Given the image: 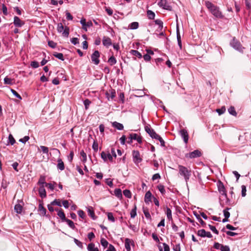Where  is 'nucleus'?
I'll list each match as a JSON object with an SVG mask.
<instances>
[{"instance_id":"nucleus-1","label":"nucleus","mask_w":251,"mask_h":251,"mask_svg":"<svg viewBox=\"0 0 251 251\" xmlns=\"http://www.w3.org/2000/svg\"><path fill=\"white\" fill-rule=\"evenodd\" d=\"M205 5L211 13L216 18L222 19L224 17L219 8L209 1L205 2Z\"/></svg>"},{"instance_id":"nucleus-2","label":"nucleus","mask_w":251,"mask_h":251,"mask_svg":"<svg viewBox=\"0 0 251 251\" xmlns=\"http://www.w3.org/2000/svg\"><path fill=\"white\" fill-rule=\"evenodd\" d=\"M178 174L184 178L186 183H187V182L189 180L191 176V170L188 169L185 166L180 165L178 166Z\"/></svg>"},{"instance_id":"nucleus-3","label":"nucleus","mask_w":251,"mask_h":251,"mask_svg":"<svg viewBox=\"0 0 251 251\" xmlns=\"http://www.w3.org/2000/svg\"><path fill=\"white\" fill-rule=\"evenodd\" d=\"M57 30L59 33H62L63 36L68 37L69 34V28L67 26L65 27L62 23H59L57 25Z\"/></svg>"},{"instance_id":"nucleus-4","label":"nucleus","mask_w":251,"mask_h":251,"mask_svg":"<svg viewBox=\"0 0 251 251\" xmlns=\"http://www.w3.org/2000/svg\"><path fill=\"white\" fill-rule=\"evenodd\" d=\"M230 45L235 50L240 52H243L244 49V48L241 45L240 43L236 40L235 38H233L232 40L231 41Z\"/></svg>"},{"instance_id":"nucleus-5","label":"nucleus","mask_w":251,"mask_h":251,"mask_svg":"<svg viewBox=\"0 0 251 251\" xmlns=\"http://www.w3.org/2000/svg\"><path fill=\"white\" fill-rule=\"evenodd\" d=\"M100 56V52L98 50H95L91 55V60L92 62L95 65H98L100 63L99 57Z\"/></svg>"},{"instance_id":"nucleus-6","label":"nucleus","mask_w":251,"mask_h":251,"mask_svg":"<svg viewBox=\"0 0 251 251\" xmlns=\"http://www.w3.org/2000/svg\"><path fill=\"white\" fill-rule=\"evenodd\" d=\"M133 161L135 164L140 163L142 159L140 157L139 151H132Z\"/></svg>"},{"instance_id":"nucleus-7","label":"nucleus","mask_w":251,"mask_h":251,"mask_svg":"<svg viewBox=\"0 0 251 251\" xmlns=\"http://www.w3.org/2000/svg\"><path fill=\"white\" fill-rule=\"evenodd\" d=\"M145 129L151 138L156 139L157 137H159V135L156 134L155 131L153 129L151 128L149 126H146L145 127Z\"/></svg>"},{"instance_id":"nucleus-8","label":"nucleus","mask_w":251,"mask_h":251,"mask_svg":"<svg viewBox=\"0 0 251 251\" xmlns=\"http://www.w3.org/2000/svg\"><path fill=\"white\" fill-rule=\"evenodd\" d=\"M158 5L160 7L164 9L171 11L172 7L167 3L166 0H160L158 2Z\"/></svg>"},{"instance_id":"nucleus-9","label":"nucleus","mask_w":251,"mask_h":251,"mask_svg":"<svg viewBox=\"0 0 251 251\" xmlns=\"http://www.w3.org/2000/svg\"><path fill=\"white\" fill-rule=\"evenodd\" d=\"M197 234L198 236L201 237H207L208 238L212 237V235L210 232H207L203 229L199 230L198 231Z\"/></svg>"},{"instance_id":"nucleus-10","label":"nucleus","mask_w":251,"mask_h":251,"mask_svg":"<svg viewBox=\"0 0 251 251\" xmlns=\"http://www.w3.org/2000/svg\"><path fill=\"white\" fill-rule=\"evenodd\" d=\"M80 22L82 25V28L86 31L87 30V27H91L93 25L91 21L86 23V20L84 18H82Z\"/></svg>"},{"instance_id":"nucleus-11","label":"nucleus","mask_w":251,"mask_h":251,"mask_svg":"<svg viewBox=\"0 0 251 251\" xmlns=\"http://www.w3.org/2000/svg\"><path fill=\"white\" fill-rule=\"evenodd\" d=\"M106 97L108 100H113L116 97V92L114 89H110L105 93Z\"/></svg>"},{"instance_id":"nucleus-12","label":"nucleus","mask_w":251,"mask_h":251,"mask_svg":"<svg viewBox=\"0 0 251 251\" xmlns=\"http://www.w3.org/2000/svg\"><path fill=\"white\" fill-rule=\"evenodd\" d=\"M201 151L198 150L190 152L186 156H188L190 158H196L201 156Z\"/></svg>"},{"instance_id":"nucleus-13","label":"nucleus","mask_w":251,"mask_h":251,"mask_svg":"<svg viewBox=\"0 0 251 251\" xmlns=\"http://www.w3.org/2000/svg\"><path fill=\"white\" fill-rule=\"evenodd\" d=\"M13 23L14 25L17 27H21L25 24L24 22L21 20V19L17 16L14 17Z\"/></svg>"},{"instance_id":"nucleus-14","label":"nucleus","mask_w":251,"mask_h":251,"mask_svg":"<svg viewBox=\"0 0 251 251\" xmlns=\"http://www.w3.org/2000/svg\"><path fill=\"white\" fill-rule=\"evenodd\" d=\"M181 136L183 138L184 142L186 144L188 141V134L186 130L183 129L180 131Z\"/></svg>"},{"instance_id":"nucleus-15","label":"nucleus","mask_w":251,"mask_h":251,"mask_svg":"<svg viewBox=\"0 0 251 251\" xmlns=\"http://www.w3.org/2000/svg\"><path fill=\"white\" fill-rule=\"evenodd\" d=\"M100 156L104 161H106L107 159L109 160L110 161H112L113 160V157L110 153L106 154L104 151H102L100 154Z\"/></svg>"},{"instance_id":"nucleus-16","label":"nucleus","mask_w":251,"mask_h":251,"mask_svg":"<svg viewBox=\"0 0 251 251\" xmlns=\"http://www.w3.org/2000/svg\"><path fill=\"white\" fill-rule=\"evenodd\" d=\"M129 138L131 139V142H132L133 140H136L139 143H141L142 142V138L136 133L130 134Z\"/></svg>"},{"instance_id":"nucleus-17","label":"nucleus","mask_w":251,"mask_h":251,"mask_svg":"<svg viewBox=\"0 0 251 251\" xmlns=\"http://www.w3.org/2000/svg\"><path fill=\"white\" fill-rule=\"evenodd\" d=\"M102 44L106 47L110 46L112 45L111 39L109 37H104L102 39Z\"/></svg>"},{"instance_id":"nucleus-18","label":"nucleus","mask_w":251,"mask_h":251,"mask_svg":"<svg viewBox=\"0 0 251 251\" xmlns=\"http://www.w3.org/2000/svg\"><path fill=\"white\" fill-rule=\"evenodd\" d=\"M218 188L219 191L222 195L226 196L225 187L221 181L218 184Z\"/></svg>"},{"instance_id":"nucleus-19","label":"nucleus","mask_w":251,"mask_h":251,"mask_svg":"<svg viewBox=\"0 0 251 251\" xmlns=\"http://www.w3.org/2000/svg\"><path fill=\"white\" fill-rule=\"evenodd\" d=\"M151 197H152V194H151V192L150 191L147 192L145 194V198H144L145 202L146 203L148 204L149 203V202H150L151 201Z\"/></svg>"},{"instance_id":"nucleus-20","label":"nucleus","mask_w":251,"mask_h":251,"mask_svg":"<svg viewBox=\"0 0 251 251\" xmlns=\"http://www.w3.org/2000/svg\"><path fill=\"white\" fill-rule=\"evenodd\" d=\"M133 241L128 238H126L125 239V248L126 249V251H130V245L132 244Z\"/></svg>"},{"instance_id":"nucleus-21","label":"nucleus","mask_w":251,"mask_h":251,"mask_svg":"<svg viewBox=\"0 0 251 251\" xmlns=\"http://www.w3.org/2000/svg\"><path fill=\"white\" fill-rule=\"evenodd\" d=\"M112 126L118 130H123L124 128V126L123 124L119 123L117 122H114L112 124Z\"/></svg>"},{"instance_id":"nucleus-22","label":"nucleus","mask_w":251,"mask_h":251,"mask_svg":"<svg viewBox=\"0 0 251 251\" xmlns=\"http://www.w3.org/2000/svg\"><path fill=\"white\" fill-rule=\"evenodd\" d=\"M38 191L41 198H43L46 197V192L43 185L39 188Z\"/></svg>"},{"instance_id":"nucleus-23","label":"nucleus","mask_w":251,"mask_h":251,"mask_svg":"<svg viewBox=\"0 0 251 251\" xmlns=\"http://www.w3.org/2000/svg\"><path fill=\"white\" fill-rule=\"evenodd\" d=\"M57 167L58 169L61 171L63 170L65 168L64 163L60 158L57 159Z\"/></svg>"},{"instance_id":"nucleus-24","label":"nucleus","mask_w":251,"mask_h":251,"mask_svg":"<svg viewBox=\"0 0 251 251\" xmlns=\"http://www.w3.org/2000/svg\"><path fill=\"white\" fill-rule=\"evenodd\" d=\"M55 210L57 211V215L63 221H65L66 218L65 214L62 210H59L58 208L55 209Z\"/></svg>"},{"instance_id":"nucleus-25","label":"nucleus","mask_w":251,"mask_h":251,"mask_svg":"<svg viewBox=\"0 0 251 251\" xmlns=\"http://www.w3.org/2000/svg\"><path fill=\"white\" fill-rule=\"evenodd\" d=\"M38 211L40 212V215L41 216H45L46 214V209L43 207L42 204H39Z\"/></svg>"},{"instance_id":"nucleus-26","label":"nucleus","mask_w":251,"mask_h":251,"mask_svg":"<svg viewBox=\"0 0 251 251\" xmlns=\"http://www.w3.org/2000/svg\"><path fill=\"white\" fill-rule=\"evenodd\" d=\"M87 250L88 251H99L98 248L95 247V245L93 243L88 244Z\"/></svg>"},{"instance_id":"nucleus-27","label":"nucleus","mask_w":251,"mask_h":251,"mask_svg":"<svg viewBox=\"0 0 251 251\" xmlns=\"http://www.w3.org/2000/svg\"><path fill=\"white\" fill-rule=\"evenodd\" d=\"M114 194L118 198H119L120 199H122L123 196H122V190L120 189H119V188L116 189L114 191Z\"/></svg>"},{"instance_id":"nucleus-28","label":"nucleus","mask_w":251,"mask_h":251,"mask_svg":"<svg viewBox=\"0 0 251 251\" xmlns=\"http://www.w3.org/2000/svg\"><path fill=\"white\" fill-rule=\"evenodd\" d=\"M14 210L18 214H21L23 210V207L20 204H17L15 205Z\"/></svg>"},{"instance_id":"nucleus-29","label":"nucleus","mask_w":251,"mask_h":251,"mask_svg":"<svg viewBox=\"0 0 251 251\" xmlns=\"http://www.w3.org/2000/svg\"><path fill=\"white\" fill-rule=\"evenodd\" d=\"M139 27V24L138 22H132L128 25V28L131 29H136Z\"/></svg>"},{"instance_id":"nucleus-30","label":"nucleus","mask_w":251,"mask_h":251,"mask_svg":"<svg viewBox=\"0 0 251 251\" xmlns=\"http://www.w3.org/2000/svg\"><path fill=\"white\" fill-rule=\"evenodd\" d=\"M130 52L132 55L135 56L139 58H141L142 57L141 53L137 50H130Z\"/></svg>"},{"instance_id":"nucleus-31","label":"nucleus","mask_w":251,"mask_h":251,"mask_svg":"<svg viewBox=\"0 0 251 251\" xmlns=\"http://www.w3.org/2000/svg\"><path fill=\"white\" fill-rule=\"evenodd\" d=\"M148 17L149 19L153 20L155 18V13L151 10H148L147 12Z\"/></svg>"},{"instance_id":"nucleus-32","label":"nucleus","mask_w":251,"mask_h":251,"mask_svg":"<svg viewBox=\"0 0 251 251\" xmlns=\"http://www.w3.org/2000/svg\"><path fill=\"white\" fill-rule=\"evenodd\" d=\"M4 83L6 84L12 85L14 83V80L8 77L4 78Z\"/></svg>"},{"instance_id":"nucleus-33","label":"nucleus","mask_w":251,"mask_h":251,"mask_svg":"<svg viewBox=\"0 0 251 251\" xmlns=\"http://www.w3.org/2000/svg\"><path fill=\"white\" fill-rule=\"evenodd\" d=\"M15 143V140L14 139V137H13L12 134H9L8 136V144H10L11 145H13Z\"/></svg>"},{"instance_id":"nucleus-34","label":"nucleus","mask_w":251,"mask_h":251,"mask_svg":"<svg viewBox=\"0 0 251 251\" xmlns=\"http://www.w3.org/2000/svg\"><path fill=\"white\" fill-rule=\"evenodd\" d=\"M88 213L89 215L93 219H95V215L93 210L92 207L88 208Z\"/></svg>"},{"instance_id":"nucleus-35","label":"nucleus","mask_w":251,"mask_h":251,"mask_svg":"<svg viewBox=\"0 0 251 251\" xmlns=\"http://www.w3.org/2000/svg\"><path fill=\"white\" fill-rule=\"evenodd\" d=\"M228 111L229 113L233 116H236L237 113L235 110V108L233 106H230L228 109Z\"/></svg>"},{"instance_id":"nucleus-36","label":"nucleus","mask_w":251,"mask_h":251,"mask_svg":"<svg viewBox=\"0 0 251 251\" xmlns=\"http://www.w3.org/2000/svg\"><path fill=\"white\" fill-rule=\"evenodd\" d=\"M53 55L57 58L63 61L64 60L63 54L62 53L55 52Z\"/></svg>"},{"instance_id":"nucleus-37","label":"nucleus","mask_w":251,"mask_h":251,"mask_svg":"<svg viewBox=\"0 0 251 251\" xmlns=\"http://www.w3.org/2000/svg\"><path fill=\"white\" fill-rule=\"evenodd\" d=\"M177 40L178 42V45L181 49L182 48V44H181V37L179 34V32L178 31V29L177 28Z\"/></svg>"},{"instance_id":"nucleus-38","label":"nucleus","mask_w":251,"mask_h":251,"mask_svg":"<svg viewBox=\"0 0 251 251\" xmlns=\"http://www.w3.org/2000/svg\"><path fill=\"white\" fill-rule=\"evenodd\" d=\"M108 62L110 65L112 66L115 64L117 62V61L115 58L112 56L109 58Z\"/></svg>"},{"instance_id":"nucleus-39","label":"nucleus","mask_w":251,"mask_h":251,"mask_svg":"<svg viewBox=\"0 0 251 251\" xmlns=\"http://www.w3.org/2000/svg\"><path fill=\"white\" fill-rule=\"evenodd\" d=\"M65 221L67 222V223L68 224V226L71 228H72V229H74L75 228V226L74 223V222L73 221H72L71 220H70L69 219H66L65 220Z\"/></svg>"},{"instance_id":"nucleus-40","label":"nucleus","mask_w":251,"mask_h":251,"mask_svg":"<svg viewBox=\"0 0 251 251\" xmlns=\"http://www.w3.org/2000/svg\"><path fill=\"white\" fill-rule=\"evenodd\" d=\"M136 206L135 205L134 208L130 212V217L132 218H134L136 216Z\"/></svg>"},{"instance_id":"nucleus-41","label":"nucleus","mask_w":251,"mask_h":251,"mask_svg":"<svg viewBox=\"0 0 251 251\" xmlns=\"http://www.w3.org/2000/svg\"><path fill=\"white\" fill-rule=\"evenodd\" d=\"M80 155L82 157V161L84 163H85L87 160V155L86 153L83 151H80Z\"/></svg>"},{"instance_id":"nucleus-42","label":"nucleus","mask_w":251,"mask_h":251,"mask_svg":"<svg viewBox=\"0 0 251 251\" xmlns=\"http://www.w3.org/2000/svg\"><path fill=\"white\" fill-rule=\"evenodd\" d=\"M123 194L124 196L128 198H131V193L129 190L126 189L124 190Z\"/></svg>"},{"instance_id":"nucleus-43","label":"nucleus","mask_w":251,"mask_h":251,"mask_svg":"<svg viewBox=\"0 0 251 251\" xmlns=\"http://www.w3.org/2000/svg\"><path fill=\"white\" fill-rule=\"evenodd\" d=\"M74 241L75 243V244L79 248H80L81 249L83 248V243L81 242H80V241H79L78 240H77L75 238L74 239Z\"/></svg>"},{"instance_id":"nucleus-44","label":"nucleus","mask_w":251,"mask_h":251,"mask_svg":"<svg viewBox=\"0 0 251 251\" xmlns=\"http://www.w3.org/2000/svg\"><path fill=\"white\" fill-rule=\"evenodd\" d=\"M226 110L225 106H223L221 108L217 109L216 110V112L219 114V115H221L224 114Z\"/></svg>"},{"instance_id":"nucleus-45","label":"nucleus","mask_w":251,"mask_h":251,"mask_svg":"<svg viewBox=\"0 0 251 251\" xmlns=\"http://www.w3.org/2000/svg\"><path fill=\"white\" fill-rule=\"evenodd\" d=\"M166 215H167V218L169 220H172V211H171V210L169 208H167Z\"/></svg>"},{"instance_id":"nucleus-46","label":"nucleus","mask_w":251,"mask_h":251,"mask_svg":"<svg viewBox=\"0 0 251 251\" xmlns=\"http://www.w3.org/2000/svg\"><path fill=\"white\" fill-rule=\"evenodd\" d=\"M158 190L162 194H164L165 193V190L164 186L162 184H159L157 186Z\"/></svg>"},{"instance_id":"nucleus-47","label":"nucleus","mask_w":251,"mask_h":251,"mask_svg":"<svg viewBox=\"0 0 251 251\" xmlns=\"http://www.w3.org/2000/svg\"><path fill=\"white\" fill-rule=\"evenodd\" d=\"M107 218L108 219L112 222H114L115 221V218L111 212L107 213Z\"/></svg>"},{"instance_id":"nucleus-48","label":"nucleus","mask_w":251,"mask_h":251,"mask_svg":"<svg viewBox=\"0 0 251 251\" xmlns=\"http://www.w3.org/2000/svg\"><path fill=\"white\" fill-rule=\"evenodd\" d=\"M155 24L159 25V28L161 30L163 28V22L161 20L157 19L155 20Z\"/></svg>"},{"instance_id":"nucleus-49","label":"nucleus","mask_w":251,"mask_h":251,"mask_svg":"<svg viewBox=\"0 0 251 251\" xmlns=\"http://www.w3.org/2000/svg\"><path fill=\"white\" fill-rule=\"evenodd\" d=\"M230 208H226L223 211L224 215L225 218H228L230 216V213L228 211Z\"/></svg>"},{"instance_id":"nucleus-50","label":"nucleus","mask_w":251,"mask_h":251,"mask_svg":"<svg viewBox=\"0 0 251 251\" xmlns=\"http://www.w3.org/2000/svg\"><path fill=\"white\" fill-rule=\"evenodd\" d=\"M50 203L52 205H57L59 206H61V202L59 200H55L53 201H52V202H51Z\"/></svg>"},{"instance_id":"nucleus-51","label":"nucleus","mask_w":251,"mask_h":251,"mask_svg":"<svg viewBox=\"0 0 251 251\" xmlns=\"http://www.w3.org/2000/svg\"><path fill=\"white\" fill-rule=\"evenodd\" d=\"M11 92L16 98H18L20 100H22L21 96L15 90L11 89Z\"/></svg>"},{"instance_id":"nucleus-52","label":"nucleus","mask_w":251,"mask_h":251,"mask_svg":"<svg viewBox=\"0 0 251 251\" xmlns=\"http://www.w3.org/2000/svg\"><path fill=\"white\" fill-rule=\"evenodd\" d=\"M100 243L102 246L104 247H106L108 245V242L104 238H102L100 240Z\"/></svg>"},{"instance_id":"nucleus-53","label":"nucleus","mask_w":251,"mask_h":251,"mask_svg":"<svg viewBox=\"0 0 251 251\" xmlns=\"http://www.w3.org/2000/svg\"><path fill=\"white\" fill-rule=\"evenodd\" d=\"M98 146L99 145L97 142L94 141L92 145V148L96 152L98 151Z\"/></svg>"},{"instance_id":"nucleus-54","label":"nucleus","mask_w":251,"mask_h":251,"mask_svg":"<svg viewBox=\"0 0 251 251\" xmlns=\"http://www.w3.org/2000/svg\"><path fill=\"white\" fill-rule=\"evenodd\" d=\"M208 226L211 230H212L214 233H215L216 234H218L219 232L216 228V227L213 226H211L210 225H208Z\"/></svg>"},{"instance_id":"nucleus-55","label":"nucleus","mask_w":251,"mask_h":251,"mask_svg":"<svg viewBox=\"0 0 251 251\" xmlns=\"http://www.w3.org/2000/svg\"><path fill=\"white\" fill-rule=\"evenodd\" d=\"M48 44V45L51 48L53 49L56 47V43L52 41H49Z\"/></svg>"},{"instance_id":"nucleus-56","label":"nucleus","mask_w":251,"mask_h":251,"mask_svg":"<svg viewBox=\"0 0 251 251\" xmlns=\"http://www.w3.org/2000/svg\"><path fill=\"white\" fill-rule=\"evenodd\" d=\"M40 148L42 150L43 153H46V154L48 153L49 149L48 147L44 146H41Z\"/></svg>"},{"instance_id":"nucleus-57","label":"nucleus","mask_w":251,"mask_h":251,"mask_svg":"<svg viewBox=\"0 0 251 251\" xmlns=\"http://www.w3.org/2000/svg\"><path fill=\"white\" fill-rule=\"evenodd\" d=\"M91 103V101L88 99H86L84 101V104L86 109H87L89 107V105Z\"/></svg>"},{"instance_id":"nucleus-58","label":"nucleus","mask_w":251,"mask_h":251,"mask_svg":"<svg viewBox=\"0 0 251 251\" xmlns=\"http://www.w3.org/2000/svg\"><path fill=\"white\" fill-rule=\"evenodd\" d=\"M56 184V182H53V184L52 183H46V186L48 187L49 189H50L51 190H53L54 189V185Z\"/></svg>"},{"instance_id":"nucleus-59","label":"nucleus","mask_w":251,"mask_h":251,"mask_svg":"<svg viewBox=\"0 0 251 251\" xmlns=\"http://www.w3.org/2000/svg\"><path fill=\"white\" fill-rule=\"evenodd\" d=\"M29 137L28 136H25L24 138L20 139L19 140V141L23 143H25L29 140Z\"/></svg>"},{"instance_id":"nucleus-60","label":"nucleus","mask_w":251,"mask_h":251,"mask_svg":"<svg viewBox=\"0 0 251 251\" xmlns=\"http://www.w3.org/2000/svg\"><path fill=\"white\" fill-rule=\"evenodd\" d=\"M78 216L81 218L82 219H84L85 217V213L82 210H78Z\"/></svg>"},{"instance_id":"nucleus-61","label":"nucleus","mask_w":251,"mask_h":251,"mask_svg":"<svg viewBox=\"0 0 251 251\" xmlns=\"http://www.w3.org/2000/svg\"><path fill=\"white\" fill-rule=\"evenodd\" d=\"M242 196L245 197L246 195V187L245 185H242Z\"/></svg>"},{"instance_id":"nucleus-62","label":"nucleus","mask_w":251,"mask_h":251,"mask_svg":"<svg viewBox=\"0 0 251 251\" xmlns=\"http://www.w3.org/2000/svg\"><path fill=\"white\" fill-rule=\"evenodd\" d=\"M31 66L33 68H37L39 67V63L37 61H32L31 62Z\"/></svg>"},{"instance_id":"nucleus-63","label":"nucleus","mask_w":251,"mask_h":251,"mask_svg":"<svg viewBox=\"0 0 251 251\" xmlns=\"http://www.w3.org/2000/svg\"><path fill=\"white\" fill-rule=\"evenodd\" d=\"M143 212L145 217L147 218L150 219L151 218V215L148 210L144 209Z\"/></svg>"},{"instance_id":"nucleus-64","label":"nucleus","mask_w":251,"mask_h":251,"mask_svg":"<svg viewBox=\"0 0 251 251\" xmlns=\"http://www.w3.org/2000/svg\"><path fill=\"white\" fill-rule=\"evenodd\" d=\"M221 251H230V248L228 246H224L222 245L221 249Z\"/></svg>"}]
</instances>
